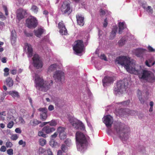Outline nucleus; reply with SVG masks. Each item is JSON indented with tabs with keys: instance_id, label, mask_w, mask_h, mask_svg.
Wrapping results in <instances>:
<instances>
[{
	"instance_id": "obj_1",
	"label": "nucleus",
	"mask_w": 155,
	"mask_h": 155,
	"mask_svg": "<svg viewBox=\"0 0 155 155\" xmlns=\"http://www.w3.org/2000/svg\"><path fill=\"white\" fill-rule=\"evenodd\" d=\"M115 62L123 66L129 73L138 75L140 79L145 80L150 83L155 82V76L152 72L142 69L140 66L136 65L130 61L129 58L125 56H120L116 58Z\"/></svg>"
},
{
	"instance_id": "obj_2",
	"label": "nucleus",
	"mask_w": 155,
	"mask_h": 155,
	"mask_svg": "<svg viewBox=\"0 0 155 155\" xmlns=\"http://www.w3.org/2000/svg\"><path fill=\"white\" fill-rule=\"evenodd\" d=\"M35 83V87L37 89L42 91L46 92L51 87V86L53 84V81L52 80L48 82L46 81H44L42 78L39 76H36Z\"/></svg>"
},
{
	"instance_id": "obj_3",
	"label": "nucleus",
	"mask_w": 155,
	"mask_h": 155,
	"mask_svg": "<svg viewBox=\"0 0 155 155\" xmlns=\"http://www.w3.org/2000/svg\"><path fill=\"white\" fill-rule=\"evenodd\" d=\"M125 125L121 123L117 124L115 126V129L122 141L127 140L129 137L128 130L125 128Z\"/></svg>"
},
{
	"instance_id": "obj_4",
	"label": "nucleus",
	"mask_w": 155,
	"mask_h": 155,
	"mask_svg": "<svg viewBox=\"0 0 155 155\" xmlns=\"http://www.w3.org/2000/svg\"><path fill=\"white\" fill-rule=\"evenodd\" d=\"M76 139L77 148L78 150L82 151L86 149L87 142L84 134L82 132L78 131L76 133Z\"/></svg>"
},
{
	"instance_id": "obj_5",
	"label": "nucleus",
	"mask_w": 155,
	"mask_h": 155,
	"mask_svg": "<svg viewBox=\"0 0 155 155\" xmlns=\"http://www.w3.org/2000/svg\"><path fill=\"white\" fill-rule=\"evenodd\" d=\"M60 9L62 13L65 15H69L72 11L70 3L67 1L64 2L60 8Z\"/></svg>"
},
{
	"instance_id": "obj_6",
	"label": "nucleus",
	"mask_w": 155,
	"mask_h": 155,
	"mask_svg": "<svg viewBox=\"0 0 155 155\" xmlns=\"http://www.w3.org/2000/svg\"><path fill=\"white\" fill-rule=\"evenodd\" d=\"M69 121L73 127L76 129H79L82 130H84L85 129L84 125L80 121L73 117L69 119Z\"/></svg>"
},
{
	"instance_id": "obj_7",
	"label": "nucleus",
	"mask_w": 155,
	"mask_h": 155,
	"mask_svg": "<svg viewBox=\"0 0 155 155\" xmlns=\"http://www.w3.org/2000/svg\"><path fill=\"white\" fill-rule=\"evenodd\" d=\"M116 114L117 115H119L121 117L124 116V115H134L136 112V111L133 110H130L128 108L122 109H117L116 110Z\"/></svg>"
},
{
	"instance_id": "obj_8",
	"label": "nucleus",
	"mask_w": 155,
	"mask_h": 155,
	"mask_svg": "<svg viewBox=\"0 0 155 155\" xmlns=\"http://www.w3.org/2000/svg\"><path fill=\"white\" fill-rule=\"evenodd\" d=\"M127 83H125L124 81L123 80L117 82L116 87L114 89V91L122 93L126 91L127 88Z\"/></svg>"
},
{
	"instance_id": "obj_9",
	"label": "nucleus",
	"mask_w": 155,
	"mask_h": 155,
	"mask_svg": "<svg viewBox=\"0 0 155 155\" xmlns=\"http://www.w3.org/2000/svg\"><path fill=\"white\" fill-rule=\"evenodd\" d=\"M33 64L34 67L38 69L42 68L43 63L39 55L37 54H35L32 58Z\"/></svg>"
},
{
	"instance_id": "obj_10",
	"label": "nucleus",
	"mask_w": 155,
	"mask_h": 155,
	"mask_svg": "<svg viewBox=\"0 0 155 155\" xmlns=\"http://www.w3.org/2000/svg\"><path fill=\"white\" fill-rule=\"evenodd\" d=\"M26 25L29 28H35L38 25V20L35 18L31 16L26 19Z\"/></svg>"
},
{
	"instance_id": "obj_11",
	"label": "nucleus",
	"mask_w": 155,
	"mask_h": 155,
	"mask_svg": "<svg viewBox=\"0 0 155 155\" xmlns=\"http://www.w3.org/2000/svg\"><path fill=\"white\" fill-rule=\"evenodd\" d=\"M74 44L73 47L74 51L77 54L82 53L84 48L83 41L81 40H78L75 42Z\"/></svg>"
},
{
	"instance_id": "obj_12",
	"label": "nucleus",
	"mask_w": 155,
	"mask_h": 155,
	"mask_svg": "<svg viewBox=\"0 0 155 155\" xmlns=\"http://www.w3.org/2000/svg\"><path fill=\"white\" fill-rule=\"evenodd\" d=\"M53 77L56 82H61L64 79V74L61 70H57L54 73Z\"/></svg>"
},
{
	"instance_id": "obj_13",
	"label": "nucleus",
	"mask_w": 155,
	"mask_h": 155,
	"mask_svg": "<svg viewBox=\"0 0 155 155\" xmlns=\"http://www.w3.org/2000/svg\"><path fill=\"white\" fill-rule=\"evenodd\" d=\"M58 28L59 30V32L62 35H67L68 31L63 21H61L58 24Z\"/></svg>"
},
{
	"instance_id": "obj_14",
	"label": "nucleus",
	"mask_w": 155,
	"mask_h": 155,
	"mask_svg": "<svg viewBox=\"0 0 155 155\" xmlns=\"http://www.w3.org/2000/svg\"><path fill=\"white\" fill-rule=\"evenodd\" d=\"M104 123L108 128L110 127L113 122V117L110 115H107L104 117Z\"/></svg>"
},
{
	"instance_id": "obj_15",
	"label": "nucleus",
	"mask_w": 155,
	"mask_h": 155,
	"mask_svg": "<svg viewBox=\"0 0 155 155\" xmlns=\"http://www.w3.org/2000/svg\"><path fill=\"white\" fill-rule=\"evenodd\" d=\"M39 111L41 112L40 114V118L43 121L45 120L48 117V110L46 107L41 108L38 109Z\"/></svg>"
},
{
	"instance_id": "obj_16",
	"label": "nucleus",
	"mask_w": 155,
	"mask_h": 155,
	"mask_svg": "<svg viewBox=\"0 0 155 155\" xmlns=\"http://www.w3.org/2000/svg\"><path fill=\"white\" fill-rule=\"evenodd\" d=\"M17 17L19 20L23 18L27 14L26 11L21 8L17 10Z\"/></svg>"
},
{
	"instance_id": "obj_17",
	"label": "nucleus",
	"mask_w": 155,
	"mask_h": 155,
	"mask_svg": "<svg viewBox=\"0 0 155 155\" xmlns=\"http://www.w3.org/2000/svg\"><path fill=\"white\" fill-rule=\"evenodd\" d=\"M34 32L36 37L40 38L43 34L45 33L46 30L43 28H38L36 30H35Z\"/></svg>"
},
{
	"instance_id": "obj_18",
	"label": "nucleus",
	"mask_w": 155,
	"mask_h": 155,
	"mask_svg": "<svg viewBox=\"0 0 155 155\" xmlns=\"http://www.w3.org/2000/svg\"><path fill=\"white\" fill-rule=\"evenodd\" d=\"M55 130V129L50 126L47 125L45 126L42 129V130L45 132L47 134L51 133Z\"/></svg>"
},
{
	"instance_id": "obj_19",
	"label": "nucleus",
	"mask_w": 155,
	"mask_h": 155,
	"mask_svg": "<svg viewBox=\"0 0 155 155\" xmlns=\"http://www.w3.org/2000/svg\"><path fill=\"white\" fill-rule=\"evenodd\" d=\"M78 24L81 26H83L84 24V18L80 14H77L76 16Z\"/></svg>"
},
{
	"instance_id": "obj_20",
	"label": "nucleus",
	"mask_w": 155,
	"mask_h": 155,
	"mask_svg": "<svg viewBox=\"0 0 155 155\" xmlns=\"http://www.w3.org/2000/svg\"><path fill=\"white\" fill-rule=\"evenodd\" d=\"M26 47L27 48V54L28 57H31L33 55V48L31 45L28 43H26Z\"/></svg>"
},
{
	"instance_id": "obj_21",
	"label": "nucleus",
	"mask_w": 155,
	"mask_h": 155,
	"mask_svg": "<svg viewBox=\"0 0 155 155\" xmlns=\"http://www.w3.org/2000/svg\"><path fill=\"white\" fill-rule=\"evenodd\" d=\"M114 81L113 78L112 77L106 76L102 80L103 85L104 86L105 84H108L112 83Z\"/></svg>"
},
{
	"instance_id": "obj_22",
	"label": "nucleus",
	"mask_w": 155,
	"mask_h": 155,
	"mask_svg": "<svg viewBox=\"0 0 155 155\" xmlns=\"http://www.w3.org/2000/svg\"><path fill=\"white\" fill-rule=\"evenodd\" d=\"M146 49L141 48L137 49L136 50V55L138 57H142L145 53Z\"/></svg>"
},
{
	"instance_id": "obj_23",
	"label": "nucleus",
	"mask_w": 155,
	"mask_h": 155,
	"mask_svg": "<svg viewBox=\"0 0 155 155\" xmlns=\"http://www.w3.org/2000/svg\"><path fill=\"white\" fill-rule=\"evenodd\" d=\"M11 43L13 45H15L16 40V33L15 30H12V31Z\"/></svg>"
},
{
	"instance_id": "obj_24",
	"label": "nucleus",
	"mask_w": 155,
	"mask_h": 155,
	"mask_svg": "<svg viewBox=\"0 0 155 155\" xmlns=\"http://www.w3.org/2000/svg\"><path fill=\"white\" fill-rule=\"evenodd\" d=\"M6 85L9 87H12L14 84V81L12 78L10 77L8 78L6 80Z\"/></svg>"
},
{
	"instance_id": "obj_25",
	"label": "nucleus",
	"mask_w": 155,
	"mask_h": 155,
	"mask_svg": "<svg viewBox=\"0 0 155 155\" xmlns=\"http://www.w3.org/2000/svg\"><path fill=\"white\" fill-rule=\"evenodd\" d=\"M58 65L56 64H51L48 68V72H50L54 71L57 69Z\"/></svg>"
},
{
	"instance_id": "obj_26",
	"label": "nucleus",
	"mask_w": 155,
	"mask_h": 155,
	"mask_svg": "<svg viewBox=\"0 0 155 155\" xmlns=\"http://www.w3.org/2000/svg\"><path fill=\"white\" fill-rule=\"evenodd\" d=\"M117 30V26L114 27L112 30L110 35V39H113L115 36Z\"/></svg>"
},
{
	"instance_id": "obj_27",
	"label": "nucleus",
	"mask_w": 155,
	"mask_h": 155,
	"mask_svg": "<svg viewBox=\"0 0 155 155\" xmlns=\"http://www.w3.org/2000/svg\"><path fill=\"white\" fill-rule=\"evenodd\" d=\"M8 93L9 95L12 96L14 98H15L16 97L19 98L20 97V96L18 94V93L16 91H10L8 92Z\"/></svg>"
},
{
	"instance_id": "obj_28",
	"label": "nucleus",
	"mask_w": 155,
	"mask_h": 155,
	"mask_svg": "<svg viewBox=\"0 0 155 155\" xmlns=\"http://www.w3.org/2000/svg\"><path fill=\"white\" fill-rule=\"evenodd\" d=\"M40 123H41V122L39 121L37 119H33L31 120L29 123V124L31 125L35 126L38 125Z\"/></svg>"
},
{
	"instance_id": "obj_29",
	"label": "nucleus",
	"mask_w": 155,
	"mask_h": 155,
	"mask_svg": "<svg viewBox=\"0 0 155 155\" xmlns=\"http://www.w3.org/2000/svg\"><path fill=\"white\" fill-rule=\"evenodd\" d=\"M124 22H120L119 24V30L118 33L119 34H121L123 30L124 29Z\"/></svg>"
},
{
	"instance_id": "obj_30",
	"label": "nucleus",
	"mask_w": 155,
	"mask_h": 155,
	"mask_svg": "<svg viewBox=\"0 0 155 155\" xmlns=\"http://www.w3.org/2000/svg\"><path fill=\"white\" fill-rule=\"evenodd\" d=\"M138 97L140 103L142 104H143L144 103V101L142 97L141 92L140 90H138Z\"/></svg>"
},
{
	"instance_id": "obj_31",
	"label": "nucleus",
	"mask_w": 155,
	"mask_h": 155,
	"mask_svg": "<svg viewBox=\"0 0 155 155\" xmlns=\"http://www.w3.org/2000/svg\"><path fill=\"white\" fill-rule=\"evenodd\" d=\"M65 128L62 127H58L57 129V131L58 133L59 134L61 133H66L65 131Z\"/></svg>"
},
{
	"instance_id": "obj_32",
	"label": "nucleus",
	"mask_w": 155,
	"mask_h": 155,
	"mask_svg": "<svg viewBox=\"0 0 155 155\" xmlns=\"http://www.w3.org/2000/svg\"><path fill=\"white\" fill-rule=\"evenodd\" d=\"M61 150L64 153H66L68 151V147L64 144H62L61 147Z\"/></svg>"
},
{
	"instance_id": "obj_33",
	"label": "nucleus",
	"mask_w": 155,
	"mask_h": 155,
	"mask_svg": "<svg viewBox=\"0 0 155 155\" xmlns=\"http://www.w3.org/2000/svg\"><path fill=\"white\" fill-rule=\"evenodd\" d=\"M31 10L35 13L37 14L38 11V8L36 5H33L31 7Z\"/></svg>"
},
{
	"instance_id": "obj_34",
	"label": "nucleus",
	"mask_w": 155,
	"mask_h": 155,
	"mask_svg": "<svg viewBox=\"0 0 155 155\" xmlns=\"http://www.w3.org/2000/svg\"><path fill=\"white\" fill-rule=\"evenodd\" d=\"M49 126L51 127L55 126L57 125V121L54 120H52L51 121L48 122Z\"/></svg>"
},
{
	"instance_id": "obj_35",
	"label": "nucleus",
	"mask_w": 155,
	"mask_h": 155,
	"mask_svg": "<svg viewBox=\"0 0 155 155\" xmlns=\"http://www.w3.org/2000/svg\"><path fill=\"white\" fill-rule=\"evenodd\" d=\"M46 140L45 139L42 138L39 140L40 144L42 146H44L46 144Z\"/></svg>"
},
{
	"instance_id": "obj_36",
	"label": "nucleus",
	"mask_w": 155,
	"mask_h": 155,
	"mask_svg": "<svg viewBox=\"0 0 155 155\" xmlns=\"http://www.w3.org/2000/svg\"><path fill=\"white\" fill-rule=\"evenodd\" d=\"M125 41L124 38H121L118 42L119 45L120 46L123 45L125 43Z\"/></svg>"
},
{
	"instance_id": "obj_37",
	"label": "nucleus",
	"mask_w": 155,
	"mask_h": 155,
	"mask_svg": "<svg viewBox=\"0 0 155 155\" xmlns=\"http://www.w3.org/2000/svg\"><path fill=\"white\" fill-rule=\"evenodd\" d=\"M59 136L61 140H64L67 137L66 133H65L60 134H59Z\"/></svg>"
},
{
	"instance_id": "obj_38",
	"label": "nucleus",
	"mask_w": 155,
	"mask_h": 155,
	"mask_svg": "<svg viewBox=\"0 0 155 155\" xmlns=\"http://www.w3.org/2000/svg\"><path fill=\"white\" fill-rule=\"evenodd\" d=\"M130 102V101L128 100L127 101H123L118 103V104H121L124 106L128 105Z\"/></svg>"
},
{
	"instance_id": "obj_39",
	"label": "nucleus",
	"mask_w": 155,
	"mask_h": 155,
	"mask_svg": "<svg viewBox=\"0 0 155 155\" xmlns=\"http://www.w3.org/2000/svg\"><path fill=\"white\" fill-rule=\"evenodd\" d=\"M43 130L39 131L38 133V135L39 136L42 137H46V134H45Z\"/></svg>"
},
{
	"instance_id": "obj_40",
	"label": "nucleus",
	"mask_w": 155,
	"mask_h": 155,
	"mask_svg": "<svg viewBox=\"0 0 155 155\" xmlns=\"http://www.w3.org/2000/svg\"><path fill=\"white\" fill-rule=\"evenodd\" d=\"M64 143L68 147L70 146L71 145V140L69 138H67L65 140Z\"/></svg>"
},
{
	"instance_id": "obj_41",
	"label": "nucleus",
	"mask_w": 155,
	"mask_h": 155,
	"mask_svg": "<svg viewBox=\"0 0 155 155\" xmlns=\"http://www.w3.org/2000/svg\"><path fill=\"white\" fill-rule=\"evenodd\" d=\"M9 69L8 68H5L4 70V76L5 77H7L9 75Z\"/></svg>"
},
{
	"instance_id": "obj_42",
	"label": "nucleus",
	"mask_w": 155,
	"mask_h": 155,
	"mask_svg": "<svg viewBox=\"0 0 155 155\" xmlns=\"http://www.w3.org/2000/svg\"><path fill=\"white\" fill-rule=\"evenodd\" d=\"M145 64L148 67H150L151 65H153L154 64V62L153 63L151 64H150L151 63V62L150 61V60H149L148 61L146 60L145 61Z\"/></svg>"
},
{
	"instance_id": "obj_43",
	"label": "nucleus",
	"mask_w": 155,
	"mask_h": 155,
	"mask_svg": "<svg viewBox=\"0 0 155 155\" xmlns=\"http://www.w3.org/2000/svg\"><path fill=\"white\" fill-rule=\"evenodd\" d=\"M20 112V114L23 116H25L27 113L26 110L23 108L21 109Z\"/></svg>"
},
{
	"instance_id": "obj_44",
	"label": "nucleus",
	"mask_w": 155,
	"mask_h": 155,
	"mask_svg": "<svg viewBox=\"0 0 155 155\" xmlns=\"http://www.w3.org/2000/svg\"><path fill=\"white\" fill-rule=\"evenodd\" d=\"M58 133L57 132H55L53 134L50 136V138L51 140H54L57 137Z\"/></svg>"
},
{
	"instance_id": "obj_45",
	"label": "nucleus",
	"mask_w": 155,
	"mask_h": 155,
	"mask_svg": "<svg viewBox=\"0 0 155 155\" xmlns=\"http://www.w3.org/2000/svg\"><path fill=\"white\" fill-rule=\"evenodd\" d=\"M146 11L152 14L153 13V10L151 7L150 6H148L147 8H146Z\"/></svg>"
},
{
	"instance_id": "obj_46",
	"label": "nucleus",
	"mask_w": 155,
	"mask_h": 155,
	"mask_svg": "<svg viewBox=\"0 0 155 155\" xmlns=\"http://www.w3.org/2000/svg\"><path fill=\"white\" fill-rule=\"evenodd\" d=\"M3 8L5 12V15H8V12L7 9V7L5 5H3Z\"/></svg>"
},
{
	"instance_id": "obj_47",
	"label": "nucleus",
	"mask_w": 155,
	"mask_h": 155,
	"mask_svg": "<svg viewBox=\"0 0 155 155\" xmlns=\"http://www.w3.org/2000/svg\"><path fill=\"white\" fill-rule=\"evenodd\" d=\"M5 145L7 147L11 148L13 146V144L12 142H7L6 143Z\"/></svg>"
},
{
	"instance_id": "obj_48",
	"label": "nucleus",
	"mask_w": 155,
	"mask_h": 155,
	"mask_svg": "<svg viewBox=\"0 0 155 155\" xmlns=\"http://www.w3.org/2000/svg\"><path fill=\"white\" fill-rule=\"evenodd\" d=\"M106 13V11L103 10L101 8L100 10V13L101 16H104L105 15Z\"/></svg>"
},
{
	"instance_id": "obj_49",
	"label": "nucleus",
	"mask_w": 155,
	"mask_h": 155,
	"mask_svg": "<svg viewBox=\"0 0 155 155\" xmlns=\"http://www.w3.org/2000/svg\"><path fill=\"white\" fill-rule=\"evenodd\" d=\"M100 58L101 59L104 60V61H107V58L106 56L104 54H101L100 56Z\"/></svg>"
},
{
	"instance_id": "obj_50",
	"label": "nucleus",
	"mask_w": 155,
	"mask_h": 155,
	"mask_svg": "<svg viewBox=\"0 0 155 155\" xmlns=\"http://www.w3.org/2000/svg\"><path fill=\"white\" fill-rule=\"evenodd\" d=\"M14 125L13 121H11L9 122L7 124V127L9 128H11Z\"/></svg>"
},
{
	"instance_id": "obj_51",
	"label": "nucleus",
	"mask_w": 155,
	"mask_h": 155,
	"mask_svg": "<svg viewBox=\"0 0 155 155\" xmlns=\"http://www.w3.org/2000/svg\"><path fill=\"white\" fill-rule=\"evenodd\" d=\"M7 153L9 155H12L13 154V150L12 149H10L7 150Z\"/></svg>"
},
{
	"instance_id": "obj_52",
	"label": "nucleus",
	"mask_w": 155,
	"mask_h": 155,
	"mask_svg": "<svg viewBox=\"0 0 155 155\" xmlns=\"http://www.w3.org/2000/svg\"><path fill=\"white\" fill-rule=\"evenodd\" d=\"M57 143L55 142L54 140H51L50 142V144L52 147L55 146Z\"/></svg>"
},
{
	"instance_id": "obj_53",
	"label": "nucleus",
	"mask_w": 155,
	"mask_h": 155,
	"mask_svg": "<svg viewBox=\"0 0 155 155\" xmlns=\"http://www.w3.org/2000/svg\"><path fill=\"white\" fill-rule=\"evenodd\" d=\"M19 120L20 123L21 124H24L25 123V121L24 119L21 117H19Z\"/></svg>"
},
{
	"instance_id": "obj_54",
	"label": "nucleus",
	"mask_w": 155,
	"mask_h": 155,
	"mask_svg": "<svg viewBox=\"0 0 155 155\" xmlns=\"http://www.w3.org/2000/svg\"><path fill=\"white\" fill-rule=\"evenodd\" d=\"M45 151V150L42 147H40L38 150V152L39 154L43 153Z\"/></svg>"
},
{
	"instance_id": "obj_55",
	"label": "nucleus",
	"mask_w": 155,
	"mask_h": 155,
	"mask_svg": "<svg viewBox=\"0 0 155 155\" xmlns=\"http://www.w3.org/2000/svg\"><path fill=\"white\" fill-rule=\"evenodd\" d=\"M108 25L107 20V18L104 19V23H103V26L106 27Z\"/></svg>"
},
{
	"instance_id": "obj_56",
	"label": "nucleus",
	"mask_w": 155,
	"mask_h": 155,
	"mask_svg": "<svg viewBox=\"0 0 155 155\" xmlns=\"http://www.w3.org/2000/svg\"><path fill=\"white\" fill-rule=\"evenodd\" d=\"M18 138V137L17 134L13 135L11 137V139L13 140H16Z\"/></svg>"
},
{
	"instance_id": "obj_57",
	"label": "nucleus",
	"mask_w": 155,
	"mask_h": 155,
	"mask_svg": "<svg viewBox=\"0 0 155 155\" xmlns=\"http://www.w3.org/2000/svg\"><path fill=\"white\" fill-rule=\"evenodd\" d=\"M147 48L149 51L150 52H154L155 51V50L150 46L148 47Z\"/></svg>"
},
{
	"instance_id": "obj_58",
	"label": "nucleus",
	"mask_w": 155,
	"mask_h": 155,
	"mask_svg": "<svg viewBox=\"0 0 155 155\" xmlns=\"http://www.w3.org/2000/svg\"><path fill=\"white\" fill-rule=\"evenodd\" d=\"M6 150V148L4 146H2L0 148V151L4 152Z\"/></svg>"
},
{
	"instance_id": "obj_59",
	"label": "nucleus",
	"mask_w": 155,
	"mask_h": 155,
	"mask_svg": "<svg viewBox=\"0 0 155 155\" xmlns=\"http://www.w3.org/2000/svg\"><path fill=\"white\" fill-rule=\"evenodd\" d=\"M24 33L25 35L27 36V37H31L33 35V34L32 33H28L26 31H24Z\"/></svg>"
},
{
	"instance_id": "obj_60",
	"label": "nucleus",
	"mask_w": 155,
	"mask_h": 155,
	"mask_svg": "<svg viewBox=\"0 0 155 155\" xmlns=\"http://www.w3.org/2000/svg\"><path fill=\"white\" fill-rule=\"evenodd\" d=\"M18 144L20 145H22V144H24L23 146H25V142H23V141L22 140H21L19 141L18 142Z\"/></svg>"
},
{
	"instance_id": "obj_61",
	"label": "nucleus",
	"mask_w": 155,
	"mask_h": 155,
	"mask_svg": "<svg viewBox=\"0 0 155 155\" xmlns=\"http://www.w3.org/2000/svg\"><path fill=\"white\" fill-rule=\"evenodd\" d=\"M60 101V100L56 98L55 100L54 101L55 104L56 105L58 106L59 104V102Z\"/></svg>"
},
{
	"instance_id": "obj_62",
	"label": "nucleus",
	"mask_w": 155,
	"mask_h": 155,
	"mask_svg": "<svg viewBox=\"0 0 155 155\" xmlns=\"http://www.w3.org/2000/svg\"><path fill=\"white\" fill-rule=\"evenodd\" d=\"M54 106L52 105H50L48 107V109L50 111H52L54 110Z\"/></svg>"
},
{
	"instance_id": "obj_63",
	"label": "nucleus",
	"mask_w": 155,
	"mask_h": 155,
	"mask_svg": "<svg viewBox=\"0 0 155 155\" xmlns=\"http://www.w3.org/2000/svg\"><path fill=\"white\" fill-rule=\"evenodd\" d=\"M11 73L13 75H15L17 73V70L15 69H13L11 71Z\"/></svg>"
},
{
	"instance_id": "obj_64",
	"label": "nucleus",
	"mask_w": 155,
	"mask_h": 155,
	"mask_svg": "<svg viewBox=\"0 0 155 155\" xmlns=\"http://www.w3.org/2000/svg\"><path fill=\"white\" fill-rule=\"evenodd\" d=\"M15 132L17 133H21V130L19 128H16L15 130Z\"/></svg>"
}]
</instances>
